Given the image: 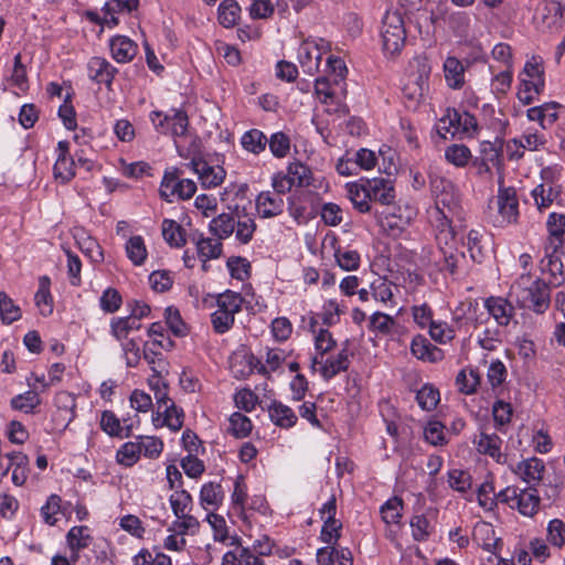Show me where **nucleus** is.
<instances>
[{"mask_svg": "<svg viewBox=\"0 0 565 565\" xmlns=\"http://www.w3.org/2000/svg\"><path fill=\"white\" fill-rule=\"evenodd\" d=\"M230 430L236 438H245L253 428L252 420L239 412H235L230 417Z\"/></svg>", "mask_w": 565, "mask_h": 565, "instance_id": "obj_63", "label": "nucleus"}, {"mask_svg": "<svg viewBox=\"0 0 565 565\" xmlns=\"http://www.w3.org/2000/svg\"><path fill=\"white\" fill-rule=\"evenodd\" d=\"M256 231L255 220L248 215H239L237 214L235 220V238L241 244H248L254 236Z\"/></svg>", "mask_w": 565, "mask_h": 565, "instance_id": "obj_47", "label": "nucleus"}, {"mask_svg": "<svg viewBox=\"0 0 565 565\" xmlns=\"http://www.w3.org/2000/svg\"><path fill=\"white\" fill-rule=\"evenodd\" d=\"M241 15V7L236 0H223L217 8V19L222 26L233 28Z\"/></svg>", "mask_w": 565, "mask_h": 565, "instance_id": "obj_41", "label": "nucleus"}, {"mask_svg": "<svg viewBox=\"0 0 565 565\" xmlns=\"http://www.w3.org/2000/svg\"><path fill=\"white\" fill-rule=\"evenodd\" d=\"M268 138L266 135L256 128L245 131L241 137L242 148L253 154H259L265 151Z\"/></svg>", "mask_w": 565, "mask_h": 565, "instance_id": "obj_39", "label": "nucleus"}, {"mask_svg": "<svg viewBox=\"0 0 565 565\" xmlns=\"http://www.w3.org/2000/svg\"><path fill=\"white\" fill-rule=\"evenodd\" d=\"M411 353L423 362L436 363L444 359V351L423 334H416L412 339Z\"/></svg>", "mask_w": 565, "mask_h": 565, "instance_id": "obj_19", "label": "nucleus"}, {"mask_svg": "<svg viewBox=\"0 0 565 565\" xmlns=\"http://www.w3.org/2000/svg\"><path fill=\"white\" fill-rule=\"evenodd\" d=\"M428 333L435 342L447 344L456 337V330L446 321L435 320L428 329Z\"/></svg>", "mask_w": 565, "mask_h": 565, "instance_id": "obj_56", "label": "nucleus"}, {"mask_svg": "<svg viewBox=\"0 0 565 565\" xmlns=\"http://www.w3.org/2000/svg\"><path fill=\"white\" fill-rule=\"evenodd\" d=\"M369 179L361 178L358 181L348 182L345 184L347 196L353 204V207L360 213L371 212V200L369 185L366 184Z\"/></svg>", "mask_w": 565, "mask_h": 565, "instance_id": "obj_18", "label": "nucleus"}, {"mask_svg": "<svg viewBox=\"0 0 565 565\" xmlns=\"http://www.w3.org/2000/svg\"><path fill=\"white\" fill-rule=\"evenodd\" d=\"M195 174H198L203 188H216L223 183L226 171L220 166H210L205 160L193 158L186 164Z\"/></svg>", "mask_w": 565, "mask_h": 565, "instance_id": "obj_12", "label": "nucleus"}, {"mask_svg": "<svg viewBox=\"0 0 565 565\" xmlns=\"http://www.w3.org/2000/svg\"><path fill=\"white\" fill-rule=\"evenodd\" d=\"M225 493L220 482L209 481L202 484L199 495L200 505L205 511H216L223 504Z\"/></svg>", "mask_w": 565, "mask_h": 565, "instance_id": "obj_26", "label": "nucleus"}, {"mask_svg": "<svg viewBox=\"0 0 565 565\" xmlns=\"http://www.w3.org/2000/svg\"><path fill=\"white\" fill-rule=\"evenodd\" d=\"M0 318L6 324H11L21 318L20 307L4 291H0Z\"/></svg>", "mask_w": 565, "mask_h": 565, "instance_id": "obj_57", "label": "nucleus"}, {"mask_svg": "<svg viewBox=\"0 0 565 565\" xmlns=\"http://www.w3.org/2000/svg\"><path fill=\"white\" fill-rule=\"evenodd\" d=\"M350 364L349 340H345V342L342 343L341 350L334 355H329L327 358L313 355L311 358V369L316 370V367L319 366L318 371L326 381H330L338 374L348 371Z\"/></svg>", "mask_w": 565, "mask_h": 565, "instance_id": "obj_8", "label": "nucleus"}, {"mask_svg": "<svg viewBox=\"0 0 565 565\" xmlns=\"http://www.w3.org/2000/svg\"><path fill=\"white\" fill-rule=\"evenodd\" d=\"M322 45H318L313 41H303L298 49V61L303 73L313 75L320 66L322 57V49L327 50L328 44L321 40Z\"/></svg>", "mask_w": 565, "mask_h": 565, "instance_id": "obj_13", "label": "nucleus"}, {"mask_svg": "<svg viewBox=\"0 0 565 565\" xmlns=\"http://www.w3.org/2000/svg\"><path fill=\"white\" fill-rule=\"evenodd\" d=\"M313 342L316 351L315 355H319V358H324L337 347V341L332 333L328 329L323 328H320L317 334H315Z\"/></svg>", "mask_w": 565, "mask_h": 565, "instance_id": "obj_58", "label": "nucleus"}, {"mask_svg": "<svg viewBox=\"0 0 565 565\" xmlns=\"http://www.w3.org/2000/svg\"><path fill=\"white\" fill-rule=\"evenodd\" d=\"M134 565H172L171 558L163 553H156L152 555L151 552L147 550H141L134 557Z\"/></svg>", "mask_w": 565, "mask_h": 565, "instance_id": "obj_64", "label": "nucleus"}, {"mask_svg": "<svg viewBox=\"0 0 565 565\" xmlns=\"http://www.w3.org/2000/svg\"><path fill=\"white\" fill-rule=\"evenodd\" d=\"M196 192V183L183 178V171L179 168L172 167L164 171L161 184L160 196L167 202H174L175 200L185 201L191 199Z\"/></svg>", "mask_w": 565, "mask_h": 565, "instance_id": "obj_6", "label": "nucleus"}, {"mask_svg": "<svg viewBox=\"0 0 565 565\" xmlns=\"http://www.w3.org/2000/svg\"><path fill=\"white\" fill-rule=\"evenodd\" d=\"M382 43L385 55H398L406 42V29L402 12L387 10L382 21Z\"/></svg>", "mask_w": 565, "mask_h": 565, "instance_id": "obj_5", "label": "nucleus"}, {"mask_svg": "<svg viewBox=\"0 0 565 565\" xmlns=\"http://www.w3.org/2000/svg\"><path fill=\"white\" fill-rule=\"evenodd\" d=\"M370 288L372 298L375 301L391 307L396 305L393 292V289H396V286L392 281L379 277L371 284Z\"/></svg>", "mask_w": 565, "mask_h": 565, "instance_id": "obj_37", "label": "nucleus"}, {"mask_svg": "<svg viewBox=\"0 0 565 565\" xmlns=\"http://www.w3.org/2000/svg\"><path fill=\"white\" fill-rule=\"evenodd\" d=\"M539 505L540 497L536 489L531 487L529 489L519 490L514 508H516L521 514L532 516L537 512Z\"/></svg>", "mask_w": 565, "mask_h": 565, "instance_id": "obj_36", "label": "nucleus"}, {"mask_svg": "<svg viewBox=\"0 0 565 565\" xmlns=\"http://www.w3.org/2000/svg\"><path fill=\"white\" fill-rule=\"evenodd\" d=\"M9 465V471L12 469V482L15 486H23L28 479L29 457L21 451H11L4 454Z\"/></svg>", "mask_w": 565, "mask_h": 565, "instance_id": "obj_30", "label": "nucleus"}, {"mask_svg": "<svg viewBox=\"0 0 565 565\" xmlns=\"http://www.w3.org/2000/svg\"><path fill=\"white\" fill-rule=\"evenodd\" d=\"M473 444L480 454L490 456L498 463H505L507 456L501 452L502 439L497 434L481 431L475 437Z\"/></svg>", "mask_w": 565, "mask_h": 565, "instance_id": "obj_20", "label": "nucleus"}, {"mask_svg": "<svg viewBox=\"0 0 565 565\" xmlns=\"http://www.w3.org/2000/svg\"><path fill=\"white\" fill-rule=\"evenodd\" d=\"M184 413L175 403L167 404L162 409L152 414V423L156 428L167 426L172 431H178L183 426Z\"/></svg>", "mask_w": 565, "mask_h": 565, "instance_id": "obj_16", "label": "nucleus"}, {"mask_svg": "<svg viewBox=\"0 0 565 565\" xmlns=\"http://www.w3.org/2000/svg\"><path fill=\"white\" fill-rule=\"evenodd\" d=\"M337 499L331 495L327 502L319 509L320 519L323 521L319 539L328 544L335 546L341 537L342 522L335 519Z\"/></svg>", "mask_w": 565, "mask_h": 565, "instance_id": "obj_10", "label": "nucleus"}, {"mask_svg": "<svg viewBox=\"0 0 565 565\" xmlns=\"http://www.w3.org/2000/svg\"><path fill=\"white\" fill-rule=\"evenodd\" d=\"M243 302L242 295L230 289L217 295V308L211 315V323L215 333L224 334L233 328L235 316L241 312Z\"/></svg>", "mask_w": 565, "mask_h": 565, "instance_id": "obj_4", "label": "nucleus"}, {"mask_svg": "<svg viewBox=\"0 0 565 565\" xmlns=\"http://www.w3.org/2000/svg\"><path fill=\"white\" fill-rule=\"evenodd\" d=\"M140 328L141 322L132 316L113 318L110 321V333L117 341L128 339L131 331Z\"/></svg>", "mask_w": 565, "mask_h": 565, "instance_id": "obj_38", "label": "nucleus"}, {"mask_svg": "<svg viewBox=\"0 0 565 565\" xmlns=\"http://www.w3.org/2000/svg\"><path fill=\"white\" fill-rule=\"evenodd\" d=\"M503 140L495 138L493 141H482L480 143L481 168L490 171V167L499 168L502 164Z\"/></svg>", "mask_w": 565, "mask_h": 565, "instance_id": "obj_28", "label": "nucleus"}, {"mask_svg": "<svg viewBox=\"0 0 565 565\" xmlns=\"http://www.w3.org/2000/svg\"><path fill=\"white\" fill-rule=\"evenodd\" d=\"M403 500L398 497L388 499L381 505L382 520L386 524H398L402 519Z\"/></svg>", "mask_w": 565, "mask_h": 565, "instance_id": "obj_54", "label": "nucleus"}, {"mask_svg": "<svg viewBox=\"0 0 565 565\" xmlns=\"http://www.w3.org/2000/svg\"><path fill=\"white\" fill-rule=\"evenodd\" d=\"M480 377L473 370H461L456 376V385L459 392L470 395L473 394L479 385Z\"/></svg>", "mask_w": 565, "mask_h": 565, "instance_id": "obj_62", "label": "nucleus"}, {"mask_svg": "<svg viewBox=\"0 0 565 565\" xmlns=\"http://www.w3.org/2000/svg\"><path fill=\"white\" fill-rule=\"evenodd\" d=\"M26 382L30 386V390L14 396L11 399V407L25 414H32L34 413V409L41 404V398L35 384L31 383L30 379H26Z\"/></svg>", "mask_w": 565, "mask_h": 565, "instance_id": "obj_32", "label": "nucleus"}, {"mask_svg": "<svg viewBox=\"0 0 565 565\" xmlns=\"http://www.w3.org/2000/svg\"><path fill=\"white\" fill-rule=\"evenodd\" d=\"M546 226L550 234L546 249L557 253L565 242V214L551 213Z\"/></svg>", "mask_w": 565, "mask_h": 565, "instance_id": "obj_27", "label": "nucleus"}, {"mask_svg": "<svg viewBox=\"0 0 565 565\" xmlns=\"http://www.w3.org/2000/svg\"><path fill=\"white\" fill-rule=\"evenodd\" d=\"M92 536L87 526H73L66 534V543L70 550H84L88 547Z\"/></svg>", "mask_w": 565, "mask_h": 565, "instance_id": "obj_55", "label": "nucleus"}, {"mask_svg": "<svg viewBox=\"0 0 565 565\" xmlns=\"http://www.w3.org/2000/svg\"><path fill=\"white\" fill-rule=\"evenodd\" d=\"M235 220L232 214L222 213L210 222V232L220 241L228 238L235 231Z\"/></svg>", "mask_w": 565, "mask_h": 565, "instance_id": "obj_40", "label": "nucleus"}, {"mask_svg": "<svg viewBox=\"0 0 565 565\" xmlns=\"http://www.w3.org/2000/svg\"><path fill=\"white\" fill-rule=\"evenodd\" d=\"M552 287L545 278L532 276L530 273L521 274L511 286V296L520 307L537 315L544 313L551 305Z\"/></svg>", "mask_w": 565, "mask_h": 565, "instance_id": "obj_2", "label": "nucleus"}, {"mask_svg": "<svg viewBox=\"0 0 565 565\" xmlns=\"http://www.w3.org/2000/svg\"><path fill=\"white\" fill-rule=\"evenodd\" d=\"M334 257L339 267L347 271L356 270L361 264L360 254L353 249L338 248Z\"/></svg>", "mask_w": 565, "mask_h": 565, "instance_id": "obj_60", "label": "nucleus"}, {"mask_svg": "<svg viewBox=\"0 0 565 565\" xmlns=\"http://www.w3.org/2000/svg\"><path fill=\"white\" fill-rule=\"evenodd\" d=\"M162 236L172 247H181L185 244L184 231L173 220L164 218L162 221Z\"/></svg>", "mask_w": 565, "mask_h": 565, "instance_id": "obj_49", "label": "nucleus"}, {"mask_svg": "<svg viewBox=\"0 0 565 565\" xmlns=\"http://www.w3.org/2000/svg\"><path fill=\"white\" fill-rule=\"evenodd\" d=\"M196 252L203 263L218 258L222 253V243L218 238L200 237L196 242Z\"/></svg>", "mask_w": 565, "mask_h": 565, "instance_id": "obj_46", "label": "nucleus"}, {"mask_svg": "<svg viewBox=\"0 0 565 565\" xmlns=\"http://www.w3.org/2000/svg\"><path fill=\"white\" fill-rule=\"evenodd\" d=\"M488 313L499 326L507 327L514 316V307L502 297H489L484 301Z\"/></svg>", "mask_w": 565, "mask_h": 565, "instance_id": "obj_25", "label": "nucleus"}, {"mask_svg": "<svg viewBox=\"0 0 565 565\" xmlns=\"http://www.w3.org/2000/svg\"><path fill=\"white\" fill-rule=\"evenodd\" d=\"M444 73L447 85L452 89H460L465 84V67L454 56H448L444 62Z\"/></svg>", "mask_w": 565, "mask_h": 565, "instance_id": "obj_35", "label": "nucleus"}, {"mask_svg": "<svg viewBox=\"0 0 565 565\" xmlns=\"http://www.w3.org/2000/svg\"><path fill=\"white\" fill-rule=\"evenodd\" d=\"M472 540L484 551L494 553L499 539L494 535L493 526L488 522H478L472 531Z\"/></svg>", "mask_w": 565, "mask_h": 565, "instance_id": "obj_34", "label": "nucleus"}, {"mask_svg": "<svg viewBox=\"0 0 565 565\" xmlns=\"http://www.w3.org/2000/svg\"><path fill=\"white\" fill-rule=\"evenodd\" d=\"M57 158L53 167L55 179L61 180L62 183L70 182L75 177V159L70 156V142L61 140L57 142Z\"/></svg>", "mask_w": 565, "mask_h": 565, "instance_id": "obj_14", "label": "nucleus"}, {"mask_svg": "<svg viewBox=\"0 0 565 565\" xmlns=\"http://www.w3.org/2000/svg\"><path fill=\"white\" fill-rule=\"evenodd\" d=\"M512 471L524 482L534 487L542 480L545 465L542 459L531 457L518 462L516 466L512 468Z\"/></svg>", "mask_w": 565, "mask_h": 565, "instance_id": "obj_17", "label": "nucleus"}, {"mask_svg": "<svg viewBox=\"0 0 565 565\" xmlns=\"http://www.w3.org/2000/svg\"><path fill=\"white\" fill-rule=\"evenodd\" d=\"M125 249H126L128 259L135 266L143 265V263L147 258L148 252H147V247H146L142 236H140V235L131 236L126 242Z\"/></svg>", "mask_w": 565, "mask_h": 565, "instance_id": "obj_45", "label": "nucleus"}, {"mask_svg": "<svg viewBox=\"0 0 565 565\" xmlns=\"http://www.w3.org/2000/svg\"><path fill=\"white\" fill-rule=\"evenodd\" d=\"M366 184L369 185L371 203L392 205L395 202V189L390 179L373 178L369 179Z\"/></svg>", "mask_w": 565, "mask_h": 565, "instance_id": "obj_21", "label": "nucleus"}, {"mask_svg": "<svg viewBox=\"0 0 565 565\" xmlns=\"http://www.w3.org/2000/svg\"><path fill=\"white\" fill-rule=\"evenodd\" d=\"M246 501L247 486L245 483V478L243 475H237L234 480V489L231 494V502L234 509L237 510L241 515L245 513Z\"/></svg>", "mask_w": 565, "mask_h": 565, "instance_id": "obj_59", "label": "nucleus"}, {"mask_svg": "<svg viewBox=\"0 0 565 565\" xmlns=\"http://www.w3.org/2000/svg\"><path fill=\"white\" fill-rule=\"evenodd\" d=\"M268 413L270 420L276 426L286 429L294 427L298 419L297 415L289 406L278 401L271 402L268 407Z\"/></svg>", "mask_w": 565, "mask_h": 565, "instance_id": "obj_33", "label": "nucleus"}, {"mask_svg": "<svg viewBox=\"0 0 565 565\" xmlns=\"http://www.w3.org/2000/svg\"><path fill=\"white\" fill-rule=\"evenodd\" d=\"M497 207L498 215L493 220L495 226L503 227L516 222L519 217V201L513 188L499 186Z\"/></svg>", "mask_w": 565, "mask_h": 565, "instance_id": "obj_11", "label": "nucleus"}, {"mask_svg": "<svg viewBox=\"0 0 565 565\" xmlns=\"http://www.w3.org/2000/svg\"><path fill=\"white\" fill-rule=\"evenodd\" d=\"M172 512L175 518L184 516L193 508L192 495L184 489L174 491L169 498Z\"/></svg>", "mask_w": 565, "mask_h": 565, "instance_id": "obj_50", "label": "nucleus"}, {"mask_svg": "<svg viewBox=\"0 0 565 565\" xmlns=\"http://www.w3.org/2000/svg\"><path fill=\"white\" fill-rule=\"evenodd\" d=\"M435 129L443 139L471 137L478 129L477 118L468 111L447 108L437 121Z\"/></svg>", "mask_w": 565, "mask_h": 565, "instance_id": "obj_3", "label": "nucleus"}, {"mask_svg": "<svg viewBox=\"0 0 565 565\" xmlns=\"http://www.w3.org/2000/svg\"><path fill=\"white\" fill-rule=\"evenodd\" d=\"M546 541L557 548L565 545V523L563 520L553 519L547 523Z\"/></svg>", "mask_w": 565, "mask_h": 565, "instance_id": "obj_61", "label": "nucleus"}, {"mask_svg": "<svg viewBox=\"0 0 565 565\" xmlns=\"http://www.w3.org/2000/svg\"><path fill=\"white\" fill-rule=\"evenodd\" d=\"M149 117L156 130L161 134H169L172 137H182L188 131L189 117L182 109H172L171 115L153 110L150 113Z\"/></svg>", "mask_w": 565, "mask_h": 565, "instance_id": "obj_9", "label": "nucleus"}, {"mask_svg": "<svg viewBox=\"0 0 565 565\" xmlns=\"http://www.w3.org/2000/svg\"><path fill=\"white\" fill-rule=\"evenodd\" d=\"M284 206V199L271 191H262L256 198V211L262 218L280 215Z\"/></svg>", "mask_w": 565, "mask_h": 565, "instance_id": "obj_22", "label": "nucleus"}, {"mask_svg": "<svg viewBox=\"0 0 565 565\" xmlns=\"http://www.w3.org/2000/svg\"><path fill=\"white\" fill-rule=\"evenodd\" d=\"M430 190L435 199L431 216L435 217L437 249L430 253L428 263L439 273L458 274L466 256L456 247V234L451 217L459 207V192L455 184L440 175H430Z\"/></svg>", "mask_w": 565, "mask_h": 565, "instance_id": "obj_1", "label": "nucleus"}, {"mask_svg": "<svg viewBox=\"0 0 565 565\" xmlns=\"http://www.w3.org/2000/svg\"><path fill=\"white\" fill-rule=\"evenodd\" d=\"M116 74L117 68L104 57L94 56L87 63V76L96 84L109 87Z\"/></svg>", "mask_w": 565, "mask_h": 565, "instance_id": "obj_15", "label": "nucleus"}, {"mask_svg": "<svg viewBox=\"0 0 565 565\" xmlns=\"http://www.w3.org/2000/svg\"><path fill=\"white\" fill-rule=\"evenodd\" d=\"M466 246L473 263L482 264L484 262L488 254L484 232L470 230L466 236Z\"/></svg>", "mask_w": 565, "mask_h": 565, "instance_id": "obj_31", "label": "nucleus"}, {"mask_svg": "<svg viewBox=\"0 0 565 565\" xmlns=\"http://www.w3.org/2000/svg\"><path fill=\"white\" fill-rule=\"evenodd\" d=\"M445 23L457 36H466L470 30V14L465 11H451L446 14Z\"/></svg>", "mask_w": 565, "mask_h": 565, "instance_id": "obj_43", "label": "nucleus"}, {"mask_svg": "<svg viewBox=\"0 0 565 565\" xmlns=\"http://www.w3.org/2000/svg\"><path fill=\"white\" fill-rule=\"evenodd\" d=\"M111 56L118 63L130 62L138 52V45L127 36L117 35L109 43Z\"/></svg>", "mask_w": 565, "mask_h": 565, "instance_id": "obj_29", "label": "nucleus"}, {"mask_svg": "<svg viewBox=\"0 0 565 565\" xmlns=\"http://www.w3.org/2000/svg\"><path fill=\"white\" fill-rule=\"evenodd\" d=\"M541 270L543 278L552 287H559L564 280L563 263L561 258L552 250V254L546 249V255L541 260Z\"/></svg>", "mask_w": 565, "mask_h": 565, "instance_id": "obj_23", "label": "nucleus"}, {"mask_svg": "<svg viewBox=\"0 0 565 565\" xmlns=\"http://www.w3.org/2000/svg\"><path fill=\"white\" fill-rule=\"evenodd\" d=\"M100 428L110 437L128 438L132 435V424L127 419H119L111 411H104L100 415Z\"/></svg>", "mask_w": 565, "mask_h": 565, "instance_id": "obj_24", "label": "nucleus"}, {"mask_svg": "<svg viewBox=\"0 0 565 565\" xmlns=\"http://www.w3.org/2000/svg\"><path fill=\"white\" fill-rule=\"evenodd\" d=\"M141 456L138 440L122 444L116 452V461L125 467H132Z\"/></svg>", "mask_w": 565, "mask_h": 565, "instance_id": "obj_48", "label": "nucleus"}, {"mask_svg": "<svg viewBox=\"0 0 565 565\" xmlns=\"http://www.w3.org/2000/svg\"><path fill=\"white\" fill-rule=\"evenodd\" d=\"M51 280L47 276H42L39 281V289L35 294V303L41 315L46 317L53 312V298L50 292Z\"/></svg>", "mask_w": 565, "mask_h": 565, "instance_id": "obj_42", "label": "nucleus"}, {"mask_svg": "<svg viewBox=\"0 0 565 565\" xmlns=\"http://www.w3.org/2000/svg\"><path fill=\"white\" fill-rule=\"evenodd\" d=\"M287 173L294 186L305 188L309 186L312 181V172L308 166L296 160L288 164Z\"/></svg>", "mask_w": 565, "mask_h": 565, "instance_id": "obj_44", "label": "nucleus"}, {"mask_svg": "<svg viewBox=\"0 0 565 565\" xmlns=\"http://www.w3.org/2000/svg\"><path fill=\"white\" fill-rule=\"evenodd\" d=\"M559 192L553 188L552 184L541 183L536 185L531 195L539 210L547 209L554 200L558 196Z\"/></svg>", "mask_w": 565, "mask_h": 565, "instance_id": "obj_53", "label": "nucleus"}, {"mask_svg": "<svg viewBox=\"0 0 565 565\" xmlns=\"http://www.w3.org/2000/svg\"><path fill=\"white\" fill-rule=\"evenodd\" d=\"M431 65L426 56H416L409 62L407 79L403 92L409 99L418 100L429 89Z\"/></svg>", "mask_w": 565, "mask_h": 565, "instance_id": "obj_7", "label": "nucleus"}, {"mask_svg": "<svg viewBox=\"0 0 565 565\" xmlns=\"http://www.w3.org/2000/svg\"><path fill=\"white\" fill-rule=\"evenodd\" d=\"M267 140L270 153L275 158L282 159L288 156L291 147V139L287 134L284 131H276Z\"/></svg>", "mask_w": 565, "mask_h": 565, "instance_id": "obj_52", "label": "nucleus"}, {"mask_svg": "<svg viewBox=\"0 0 565 565\" xmlns=\"http://www.w3.org/2000/svg\"><path fill=\"white\" fill-rule=\"evenodd\" d=\"M471 157L472 154L470 149L462 143L450 145L445 150L446 161L457 168L466 167L470 161Z\"/></svg>", "mask_w": 565, "mask_h": 565, "instance_id": "obj_51", "label": "nucleus"}]
</instances>
